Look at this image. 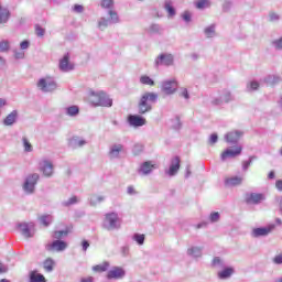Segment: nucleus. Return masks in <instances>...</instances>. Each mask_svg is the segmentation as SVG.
Returning <instances> with one entry per match:
<instances>
[{"label":"nucleus","instance_id":"6e6d98bb","mask_svg":"<svg viewBox=\"0 0 282 282\" xmlns=\"http://www.w3.org/2000/svg\"><path fill=\"white\" fill-rule=\"evenodd\" d=\"M35 34L36 36L43 37L45 36V29H43L41 25H35Z\"/></svg>","mask_w":282,"mask_h":282},{"label":"nucleus","instance_id":"c03bdc74","mask_svg":"<svg viewBox=\"0 0 282 282\" xmlns=\"http://www.w3.org/2000/svg\"><path fill=\"white\" fill-rule=\"evenodd\" d=\"M69 235V231L67 230H58L53 232V239H57L61 241V239H64V237H67Z\"/></svg>","mask_w":282,"mask_h":282},{"label":"nucleus","instance_id":"e2e57ef3","mask_svg":"<svg viewBox=\"0 0 282 282\" xmlns=\"http://www.w3.org/2000/svg\"><path fill=\"white\" fill-rule=\"evenodd\" d=\"M127 195H130V196L138 195V191H135V187L130 185L127 187Z\"/></svg>","mask_w":282,"mask_h":282},{"label":"nucleus","instance_id":"4be33fe9","mask_svg":"<svg viewBox=\"0 0 282 282\" xmlns=\"http://www.w3.org/2000/svg\"><path fill=\"white\" fill-rule=\"evenodd\" d=\"M58 67L62 72L67 73L72 72L74 69V64L69 62V55L68 53L63 56V58L59 59Z\"/></svg>","mask_w":282,"mask_h":282},{"label":"nucleus","instance_id":"5fc2aeb1","mask_svg":"<svg viewBox=\"0 0 282 282\" xmlns=\"http://www.w3.org/2000/svg\"><path fill=\"white\" fill-rule=\"evenodd\" d=\"M231 9H232V1L226 0V1L223 3V10H224V12H230Z\"/></svg>","mask_w":282,"mask_h":282},{"label":"nucleus","instance_id":"ea45409f","mask_svg":"<svg viewBox=\"0 0 282 282\" xmlns=\"http://www.w3.org/2000/svg\"><path fill=\"white\" fill-rule=\"evenodd\" d=\"M144 239H145L144 234H133L132 236V241H135L138 246H144Z\"/></svg>","mask_w":282,"mask_h":282},{"label":"nucleus","instance_id":"20e7f679","mask_svg":"<svg viewBox=\"0 0 282 282\" xmlns=\"http://www.w3.org/2000/svg\"><path fill=\"white\" fill-rule=\"evenodd\" d=\"M40 180L41 174L39 173L28 174L22 184V191L24 195H34V193H36V185L39 184Z\"/></svg>","mask_w":282,"mask_h":282},{"label":"nucleus","instance_id":"4468645a","mask_svg":"<svg viewBox=\"0 0 282 282\" xmlns=\"http://www.w3.org/2000/svg\"><path fill=\"white\" fill-rule=\"evenodd\" d=\"M267 197L263 193H249L246 195V203L253 204L254 206H259V204H263Z\"/></svg>","mask_w":282,"mask_h":282},{"label":"nucleus","instance_id":"680f3d73","mask_svg":"<svg viewBox=\"0 0 282 282\" xmlns=\"http://www.w3.org/2000/svg\"><path fill=\"white\" fill-rule=\"evenodd\" d=\"M273 47L275 50H282V36L280 39H276L272 42Z\"/></svg>","mask_w":282,"mask_h":282},{"label":"nucleus","instance_id":"69168bd1","mask_svg":"<svg viewBox=\"0 0 282 282\" xmlns=\"http://www.w3.org/2000/svg\"><path fill=\"white\" fill-rule=\"evenodd\" d=\"M273 263H275V265H282V253L273 258Z\"/></svg>","mask_w":282,"mask_h":282},{"label":"nucleus","instance_id":"8fccbe9b","mask_svg":"<svg viewBox=\"0 0 282 282\" xmlns=\"http://www.w3.org/2000/svg\"><path fill=\"white\" fill-rule=\"evenodd\" d=\"M143 151H144V145L140 143H135L132 148V152L134 155H140V153H142Z\"/></svg>","mask_w":282,"mask_h":282},{"label":"nucleus","instance_id":"a18cd8bd","mask_svg":"<svg viewBox=\"0 0 282 282\" xmlns=\"http://www.w3.org/2000/svg\"><path fill=\"white\" fill-rule=\"evenodd\" d=\"M44 270H46V272H52V270H54V260H52V258H47L44 261Z\"/></svg>","mask_w":282,"mask_h":282},{"label":"nucleus","instance_id":"864d4df0","mask_svg":"<svg viewBox=\"0 0 282 282\" xmlns=\"http://www.w3.org/2000/svg\"><path fill=\"white\" fill-rule=\"evenodd\" d=\"M130 248L129 245H124L120 247V254L121 257H129Z\"/></svg>","mask_w":282,"mask_h":282},{"label":"nucleus","instance_id":"a211bd4d","mask_svg":"<svg viewBox=\"0 0 282 282\" xmlns=\"http://www.w3.org/2000/svg\"><path fill=\"white\" fill-rule=\"evenodd\" d=\"M241 151H243V148H241L240 145L236 147L235 149L228 148L221 153L220 160L223 162H226V160H228L229 158H237V155H241Z\"/></svg>","mask_w":282,"mask_h":282},{"label":"nucleus","instance_id":"c85d7f7f","mask_svg":"<svg viewBox=\"0 0 282 282\" xmlns=\"http://www.w3.org/2000/svg\"><path fill=\"white\" fill-rule=\"evenodd\" d=\"M10 21V10L0 6V25H6Z\"/></svg>","mask_w":282,"mask_h":282},{"label":"nucleus","instance_id":"79ce46f5","mask_svg":"<svg viewBox=\"0 0 282 282\" xmlns=\"http://www.w3.org/2000/svg\"><path fill=\"white\" fill-rule=\"evenodd\" d=\"M74 204H78V197L76 196L62 202V206H64V208H69V206H74Z\"/></svg>","mask_w":282,"mask_h":282},{"label":"nucleus","instance_id":"a19ab883","mask_svg":"<svg viewBox=\"0 0 282 282\" xmlns=\"http://www.w3.org/2000/svg\"><path fill=\"white\" fill-rule=\"evenodd\" d=\"M22 144L25 153H32V151H34L32 143H30V140H28L25 137L22 138Z\"/></svg>","mask_w":282,"mask_h":282},{"label":"nucleus","instance_id":"423d86ee","mask_svg":"<svg viewBox=\"0 0 282 282\" xmlns=\"http://www.w3.org/2000/svg\"><path fill=\"white\" fill-rule=\"evenodd\" d=\"M36 85L37 89H40V91H43V94H52V91H56V88L58 87L56 80H54V78L50 76L40 78Z\"/></svg>","mask_w":282,"mask_h":282},{"label":"nucleus","instance_id":"9b49d317","mask_svg":"<svg viewBox=\"0 0 282 282\" xmlns=\"http://www.w3.org/2000/svg\"><path fill=\"white\" fill-rule=\"evenodd\" d=\"M47 252H65L67 250V242L64 240H54L45 246Z\"/></svg>","mask_w":282,"mask_h":282},{"label":"nucleus","instance_id":"338daca9","mask_svg":"<svg viewBox=\"0 0 282 282\" xmlns=\"http://www.w3.org/2000/svg\"><path fill=\"white\" fill-rule=\"evenodd\" d=\"M30 47V41L24 40L20 43V50H28Z\"/></svg>","mask_w":282,"mask_h":282},{"label":"nucleus","instance_id":"09e8293b","mask_svg":"<svg viewBox=\"0 0 282 282\" xmlns=\"http://www.w3.org/2000/svg\"><path fill=\"white\" fill-rule=\"evenodd\" d=\"M219 219H221V215H219V212H213L209 215V221L210 224H217V221H219Z\"/></svg>","mask_w":282,"mask_h":282},{"label":"nucleus","instance_id":"13d9d810","mask_svg":"<svg viewBox=\"0 0 282 282\" xmlns=\"http://www.w3.org/2000/svg\"><path fill=\"white\" fill-rule=\"evenodd\" d=\"M195 6L198 10H204L208 6V0H198Z\"/></svg>","mask_w":282,"mask_h":282},{"label":"nucleus","instance_id":"473e14b6","mask_svg":"<svg viewBox=\"0 0 282 282\" xmlns=\"http://www.w3.org/2000/svg\"><path fill=\"white\" fill-rule=\"evenodd\" d=\"M30 282H46L45 276L36 271L30 272Z\"/></svg>","mask_w":282,"mask_h":282},{"label":"nucleus","instance_id":"f704fd0d","mask_svg":"<svg viewBox=\"0 0 282 282\" xmlns=\"http://www.w3.org/2000/svg\"><path fill=\"white\" fill-rule=\"evenodd\" d=\"M164 10L169 13V17H175L176 11L175 8L173 7V2L171 0H166L164 3Z\"/></svg>","mask_w":282,"mask_h":282},{"label":"nucleus","instance_id":"9d476101","mask_svg":"<svg viewBox=\"0 0 282 282\" xmlns=\"http://www.w3.org/2000/svg\"><path fill=\"white\" fill-rule=\"evenodd\" d=\"M161 89L166 96H173L177 91V79H166L162 83Z\"/></svg>","mask_w":282,"mask_h":282},{"label":"nucleus","instance_id":"6ab92c4d","mask_svg":"<svg viewBox=\"0 0 282 282\" xmlns=\"http://www.w3.org/2000/svg\"><path fill=\"white\" fill-rule=\"evenodd\" d=\"M235 275V268L234 267H225L217 271L216 276L219 281H228V279H232Z\"/></svg>","mask_w":282,"mask_h":282},{"label":"nucleus","instance_id":"e433bc0d","mask_svg":"<svg viewBox=\"0 0 282 282\" xmlns=\"http://www.w3.org/2000/svg\"><path fill=\"white\" fill-rule=\"evenodd\" d=\"M109 262H102L93 267V272H107L109 270Z\"/></svg>","mask_w":282,"mask_h":282},{"label":"nucleus","instance_id":"393cba45","mask_svg":"<svg viewBox=\"0 0 282 282\" xmlns=\"http://www.w3.org/2000/svg\"><path fill=\"white\" fill-rule=\"evenodd\" d=\"M19 120V110H12L2 121L4 127H13Z\"/></svg>","mask_w":282,"mask_h":282},{"label":"nucleus","instance_id":"f3484780","mask_svg":"<svg viewBox=\"0 0 282 282\" xmlns=\"http://www.w3.org/2000/svg\"><path fill=\"white\" fill-rule=\"evenodd\" d=\"M19 230L25 239H30L34 237V223H21Z\"/></svg>","mask_w":282,"mask_h":282},{"label":"nucleus","instance_id":"58836bf2","mask_svg":"<svg viewBox=\"0 0 282 282\" xmlns=\"http://www.w3.org/2000/svg\"><path fill=\"white\" fill-rule=\"evenodd\" d=\"M101 8L104 10H113V6H116V2L113 0H101L100 2Z\"/></svg>","mask_w":282,"mask_h":282},{"label":"nucleus","instance_id":"f03ea898","mask_svg":"<svg viewBox=\"0 0 282 282\" xmlns=\"http://www.w3.org/2000/svg\"><path fill=\"white\" fill-rule=\"evenodd\" d=\"M101 228L104 230H107L108 232H111L113 230H120L121 224H120V216L116 212H110L105 214Z\"/></svg>","mask_w":282,"mask_h":282},{"label":"nucleus","instance_id":"5701e85b","mask_svg":"<svg viewBox=\"0 0 282 282\" xmlns=\"http://www.w3.org/2000/svg\"><path fill=\"white\" fill-rule=\"evenodd\" d=\"M177 171H180V156H174L171 160V164L167 171L165 173L170 176L173 177L177 175Z\"/></svg>","mask_w":282,"mask_h":282},{"label":"nucleus","instance_id":"603ef678","mask_svg":"<svg viewBox=\"0 0 282 282\" xmlns=\"http://www.w3.org/2000/svg\"><path fill=\"white\" fill-rule=\"evenodd\" d=\"M181 17L185 23H191V21H193V14H191V11L183 12Z\"/></svg>","mask_w":282,"mask_h":282},{"label":"nucleus","instance_id":"052dcab7","mask_svg":"<svg viewBox=\"0 0 282 282\" xmlns=\"http://www.w3.org/2000/svg\"><path fill=\"white\" fill-rule=\"evenodd\" d=\"M252 160H254V156H250L248 161L242 162V171H248V169H250V164H252Z\"/></svg>","mask_w":282,"mask_h":282},{"label":"nucleus","instance_id":"0e129e2a","mask_svg":"<svg viewBox=\"0 0 282 282\" xmlns=\"http://www.w3.org/2000/svg\"><path fill=\"white\" fill-rule=\"evenodd\" d=\"M219 140V137L217 135V133H213L209 137V144H217V141Z\"/></svg>","mask_w":282,"mask_h":282},{"label":"nucleus","instance_id":"3c124183","mask_svg":"<svg viewBox=\"0 0 282 282\" xmlns=\"http://www.w3.org/2000/svg\"><path fill=\"white\" fill-rule=\"evenodd\" d=\"M178 96H181V98H184L185 100H191V95L188 94V89L187 88H180V93Z\"/></svg>","mask_w":282,"mask_h":282},{"label":"nucleus","instance_id":"2eb2a0df","mask_svg":"<svg viewBox=\"0 0 282 282\" xmlns=\"http://www.w3.org/2000/svg\"><path fill=\"white\" fill-rule=\"evenodd\" d=\"M127 121L129 127H133V129H138L147 124V119L140 115H129Z\"/></svg>","mask_w":282,"mask_h":282},{"label":"nucleus","instance_id":"de8ad7c7","mask_svg":"<svg viewBox=\"0 0 282 282\" xmlns=\"http://www.w3.org/2000/svg\"><path fill=\"white\" fill-rule=\"evenodd\" d=\"M259 87H260L259 82H257V80L250 82L247 85V91H257V89H259Z\"/></svg>","mask_w":282,"mask_h":282},{"label":"nucleus","instance_id":"37998d69","mask_svg":"<svg viewBox=\"0 0 282 282\" xmlns=\"http://www.w3.org/2000/svg\"><path fill=\"white\" fill-rule=\"evenodd\" d=\"M6 52H10V41L2 40L0 41V54H6Z\"/></svg>","mask_w":282,"mask_h":282},{"label":"nucleus","instance_id":"774afa93","mask_svg":"<svg viewBox=\"0 0 282 282\" xmlns=\"http://www.w3.org/2000/svg\"><path fill=\"white\" fill-rule=\"evenodd\" d=\"M275 188L276 191H279L280 193H282V180H278L275 182Z\"/></svg>","mask_w":282,"mask_h":282},{"label":"nucleus","instance_id":"bb28decb","mask_svg":"<svg viewBox=\"0 0 282 282\" xmlns=\"http://www.w3.org/2000/svg\"><path fill=\"white\" fill-rule=\"evenodd\" d=\"M204 252V247L193 246L187 249L188 257L193 259H202V254Z\"/></svg>","mask_w":282,"mask_h":282},{"label":"nucleus","instance_id":"a878e982","mask_svg":"<svg viewBox=\"0 0 282 282\" xmlns=\"http://www.w3.org/2000/svg\"><path fill=\"white\" fill-rule=\"evenodd\" d=\"M68 144L72 149H80L87 144V140L80 137H73L69 139Z\"/></svg>","mask_w":282,"mask_h":282},{"label":"nucleus","instance_id":"1a4fd4ad","mask_svg":"<svg viewBox=\"0 0 282 282\" xmlns=\"http://www.w3.org/2000/svg\"><path fill=\"white\" fill-rule=\"evenodd\" d=\"M232 100H235V96L232 95V93L228 89H224L221 90L219 97L212 99V105H214L215 107H219L224 104L232 102Z\"/></svg>","mask_w":282,"mask_h":282},{"label":"nucleus","instance_id":"aec40b11","mask_svg":"<svg viewBox=\"0 0 282 282\" xmlns=\"http://www.w3.org/2000/svg\"><path fill=\"white\" fill-rule=\"evenodd\" d=\"M127 275V271H124L121 267H115L110 271H108L107 279H115L116 281L120 279H124Z\"/></svg>","mask_w":282,"mask_h":282},{"label":"nucleus","instance_id":"f257e3e1","mask_svg":"<svg viewBox=\"0 0 282 282\" xmlns=\"http://www.w3.org/2000/svg\"><path fill=\"white\" fill-rule=\"evenodd\" d=\"M158 93H143L137 104V111L139 116H147L153 111V106L158 102Z\"/></svg>","mask_w":282,"mask_h":282},{"label":"nucleus","instance_id":"4c0bfd02","mask_svg":"<svg viewBox=\"0 0 282 282\" xmlns=\"http://www.w3.org/2000/svg\"><path fill=\"white\" fill-rule=\"evenodd\" d=\"M52 221H54V217L52 215H43L40 217V224H42V226L47 227Z\"/></svg>","mask_w":282,"mask_h":282},{"label":"nucleus","instance_id":"72a5a7b5","mask_svg":"<svg viewBox=\"0 0 282 282\" xmlns=\"http://www.w3.org/2000/svg\"><path fill=\"white\" fill-rule=\"evenodd\" d=\"M141 85H148L149 87H155V80H153L149 75H142L139 79Z\"/></svg>","mask_w":282,"mask_h":282},{"label":"nucleus","instance_id":"b1692460","mask_svg":"<svg viewBox=\"0 0 282 282\" xmlns=\"http://www.w3.org/2000/svg\"><path fill=\"white\" fill-rule=\"evenodd\" d=\"M281 80V76L279 75H268L267 77L262 78L260 83L262 85H267V87H274V85H279Z\"/></svg>","mask_w":282,"mask_h":282},{"label":"nucleus","instance_id":"ddd939ff","mask_svg":"<svg viewBox=\"0 0 282 282\" xmlns=\"http://www.w3.org/2000/svg\"><path fill=\"white\" fill-rule=\"evenodd\" d=\"M155 169H158V165L155 163H153V161H145V162L141 163V165L138 170V173L142 177H147V175H151V173H153V171H155Z\"/></svg>","mask_w":282,"mask_h":282},{"label":"nucleus","instance_id":"c756f323","mask_svg":"<svg viewBox=\"0 0 282 282\" xmlns=\"http://www.w3.org/2000/svg\"><path fill=\"white\" fill-rule=\"evenodd\" d=\"M206 39H215L217 36V25L210 24L204 29Z\"/></svg>","mask_w":282,"mask_h":282},{"label":"nucleus","instance_id":"bf43d9fd","mask_svg":"<svg viewBox=\"0 0 282 282\" xmlns=\"http://www.w3.org/2000/svg\"><path fill=\"white\" fill-rule=\"evenodd\" d=\"M280 19H281V15H279V13L276 12H271L269 14V21H271L272 23L280 21Z\"/></svg>","mask_w":282,"mask_h":282},{"label":"nucleus","instance_id":"f8f14e48","mask_svg":"<svg viewBox=\"0 0 282 282\" xmlns=\"http://www.w3.org/2000/svg\"><path fill=\"white\" fill-rule=\"evenodd\" d=\"M274 228H276V226H274V225H268L267 227L253 228L251 231V237H253V239H259V237H268V235H270V232H272V230H274Z\"/></svg>","mask_w":282,"mask_h":282},{"label":"nucleus","instance_id":"cd10ccee","mask_svg":"<svg viewBox=\"0 0 282 282\" xmlns=\"http://www.w3.org/2000/svg\"><path fill=\"white\" fill-rule=\"evenodd\" d=\"M227 267L228 264L226 263V260L220 257H215L212 261V268H215V270L219 271Z\"/></svg>","mask_w":282,"mask_h":282},{"label":"nucleus","instance_id":"7c9ffc66","mask_svg":"<svg viewBox=\"0 0 282 282\" xmlns=\"http://www.w3.org/2000/svg\"><path fill=\"white\" fill-rule=\"evenodd\" d=\"M242 183H243V177L241 176L229 177V178H226L225 181L226 186H241Z\"/></svg>","mask_w":282,"mask_h":282},{"label":"nucleus","instance_id":"412c9836","mask_svg":"<svg viewBox=\"0 0 282 282\" xmlns=\"http://www.w3.org/2000/svg\"><path fill=\"white\" fill-rule=\"evenodd\" d=\"M242 135H243L242 131L234 130L225 134V140L228 144H237V142L241 140Z\"/></svg>","mask_w":282,"mask_h":282},{"label":"nucleus","instance_id":"49530a36","mask_svg":"<svg viewBox=\"0 0 282 282\" xmlns=\"http://www.w3.org/2000/svg\"><path fill=\"white\" fill-rule=\"evenodd\" d=\"M148 32L150 34H160V32H162V28L160 24H151L148 29Z\"/></svg>","mask_w":282,"mask_h":282},{"label":"nucleus","instance_id":"6e6552de","mask_svg":"<svg viewBox=\"0 0 282 282\" xmlns=\"http://www.w3.org/2000/svg\"><path fill=\"white\" fill-rule=\"evenodd\" d=\"M37 170L44 177H53L54 176V163L48 159H42L39 161Z\"/></svg>","mask_w":282,"mask_h":282},{"label":"nucleus","instance_id":"2f4dec72","mask_svg":"<svg viewBox=\"0 0 282 282\" xmlns=\"http://www.w3.org/2000/svg\"><path fill=\"white\" fill-rule=\"evenodd\" d=\"M102 202H105V196L102 195L93 194L89 197L90 206H98V204H102Z\"/></svg>","mask_w":282,"mask_h":282},{"label":"nucleus","instance_id":"4d7b16f0","mask_svg":"<svg viewBox=\"0 0 282 282\" xmlns=\"http://www.w3.org/2000/svg\"><path fill=\"white\" fill-rule=\"evenodd\" d=\"M171 122H172V128H174L175 131H177V129H181L182 122L180 121V118H174L171 120Z\"/></svg>","mask_w":282,"mask_h":282},{"label":"nucleus","instance_id":"c9c22d12","mask_svg":"<svg viewBox=\"0 0 282 282\" xmlns=\"http://www.w3.org/2000/svg\"><path fill=\"white\" fill-rule=\"evenodd\" d=\"M80 113V109L78 106H69L66 108V116H70V118H74Z\"/></svg>","mask_w":282,"mask_h":282},{"label":"nucleus","instance_id":"dca6fc26","mask_svg":"<svg viewBox=\"0 0 282 282\" xmlns=\"http://www.w3.org/2000/svg\"><path fill=\"white\" fill-rule=\"evenodd\" d=\"M120 153H124V145L122 143H115L109 148L108 158L110 160H120Z\"/></svg>","mask_w":282,"mask_h":282},{"label":"nucleus","instance_id":"7ed1b4c3","mask_svg":"<svg viewBox=\"0 0 282 282\" xmlns=\"http://www.w3.org/2000/svg\"><path fill=\"white\" fill-rule=\"evenodd\" d=\"M90 105L94 107H112L113 99L109 98V95L105 91H91L89 96Z\"/></svg>","mask_w":282,"mask_h":282},{"label":"nucleus","instance_id":"39448f33","mask_svg":"<svg viewBox=\"0 0 282 282\" xmlns=\"http://www.w3.org/2000/svg\"><path fill=\"white\" fill-rule=\"evenodd\" d=\"M108 15L110 18L101 17L97 22V28L101 32H105L107 30L108 25H116V23L120 22V17L118 15V12L116 10H109Z\"/></svg>","mask_w":282,"mask_h":282},{"label":"nucleus","instance_id":"0eeeda50","mask_svg":"<svg viewBox=\"0 0 282 282\" xmlns=\"http://www.w3.org/2000/svg\"><path fill=\"white\" fill-rule=\"evenodd\" d=\"M175 56L171 53H162L154 59V67H173Z\"/></svg>","mask_w":282,"mask_h":282}]
</instances>
